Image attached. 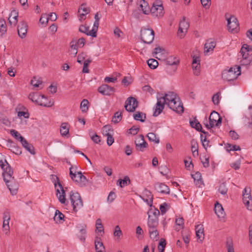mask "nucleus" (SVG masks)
<instances>
[{"label": "nucleus", "instance_id": "1", "mask_svg": "<svg viewBox=\"0 0 252 252\" xmlns=\"http://www.w3.org/2000/svg\"><path fill=\"white\" fill-rule=\"evenodd\" d=\"M177 100H180V98L177 94L173 92L169 91L165 93L163 96L158 97L157 102L154 108L153 116H158L162 112L165 104L173 111L178 114H182L184 108L181 106H178L177 108L175 107V103Z\"/></svg>", "mask_w": 252, "mask_h": 252}, {"label": "nucleus", "instance_id": "9", "mask_svg": "<svg viewBox=\"0 0 252 252\" xmlns=\"http://www.w3.org/2000/svg\"><path fill=\"white\" fill-rule=\"evenodd\" d=\"M138 102L137 99L132 96L129 97L126 101L125 107L128 112H134L138 107Z\"/></svg>", "mask_w": 252, "mask_h": 252}, {"label": "nucleus", "instance_id": "56", "mask_svg": "<svg viewBox=\"0 0 252 252\" xmlns=\"http://www.w3.org/2000/svg\"><path fill=\"white\" fill-rule=\"evenodd\" d=\"M109 131H113L112 129L110 128L109 126H105L103 127L102 133L104 135L107 136L108 135H110L111 133L109 132Z\"/></svg>", "mask_w": 252, "mask_h": 252}, {"label": "nucleus", "instance_id": "38", "mask_svg": "<svg viewBox=\"0 0 252 252\" xmlns=\"http://www.w3.org/2000/svg\"><path fill=\"white\" fill-rule=\"evenodd\" d=\"M122 112L117 111L115 114L112 118V121L115 124H117L120 122L122 119Z\"/></svg>", "mask_w": 252, "mask_h": 252}, {"label": "nucleus", "instance_id": "27", "mask_svg": "<svg viewBox=\"0 0 252 252\" xmlns=\"http://www.w3.org/2000/svg\"><path fill=\"white\" fill-rule=\"evenodd\" d=\"M192 177L194 179L195 185L198 187H201L203 184V181L201 178V174L199 172H196L194 174L192 175Z\"/></svg>", "mask_w": 252, "mask_h": 252}, {"label": "nucleus", "instance_id": "23", "mask_svg": "<svg viewBox=\"0 0 252 252\" xmlns=\"http://www.w3.org/2000/svg\"><path fill=\"white\" fill-rule=\"evenodd\" d=\"M7 146L9 147L10 151L16 155H20L22 154L21 148L15 145L12 140H8Z\"/></svg>", "mask_w": 252, "mask_h": 252}, {"label": "nucleus", "instance_id": "2", "mask_svg": "<svg viewBox=\"0 0 252 252\" xmlns=\"http://www.w3.org/2000/svg\"><path fill=\"white\" fill-rule=\"evenodd\" d=\"M240 74L241 67L235 66L229 68L228 69H224L222 72L221 77L224 80L231 82L236 80Z\"/></svg>", "mask_w": 252, "mask_h": 252}, {"label": "nucleus", "instance_id": "37", "mask_svg": "<svg viewBox=\"0 0 252 252\" xmlns=\"http://www.w3.org/2000/svg\"><path fill=\"white\" fill-rule=\"evenodd\" d=\"M77 166L73 165L69 168V175L72 180H74V178H76L77 172H79L77 171Z\"/></svg>", "mask_w": 252, "mask_h": 252}, {"label": "nucleus", "instance_id": "48", "mask_svg": "<svg viewBox=\"0 0 252 252\" xmlns=\"http://www.w3.org/2000/svg\"><path fill=\"white\" fill-rule=\"evenodd\" d=\"M190 125L192 128H195L197 131L200 130V128L202 126L201 124L196 120V119L193 121H190Z\"/></svg>", "mask_w": 252, "mask_h": 252}, {"label": "nucleus", "instance_id": "34", "mask_svg": "<svg viewBox=\"0 0 252 252\" xmlns=\"http://www.w3.org/2000/svg\"><path fill=\"white\" fill-rule=\"evenodd\" d=\"M118 182H119V185L121 188H123L126 186L129 185L131 182L129 178L126 176L123 179H119Z\"/></svg>", "mask_w": 252, "mask_h": 252}, {"label": "nucleus", "instance_id": "36", "mask_svg": "<svg viewBox=\"0 0 252 252\" xmlns=\"http://www.w3.org/2000/svg\"><path fill=\"white\" fill-rule=\"evenodd\" d=\"M191 143V150L192 155L194 157L196 155H198V143L194 140H192L190 142Z\"/></svg>", "mask_w": 252, "mask_h": 252}, {"label": "nucleus", "instance_id": "44", "mask_svg": "<svg viewBox=\"0 0 252 252\" xmlns=\"http://www.w3.org/2000/svg\"><path fill=\"white\" fill-rule=\"evenodd\" d=\"M147 64L150 68L155 69L158 66V63L155 59H150L147 61Z\"/></svg>", "mask_w": 252, "mask_h": 252}, {"label": "nucleus", "instance_id": "55", "mask_svg": "<svg viewBox=\"0 0 252 252\" xmlns=\"http://www.w3.org/2000/svg\"><path fill=\"white\" fill-rule=\"evenodd\" d=\"M86 3H83L81 5L80 7H79L78 12L80 13L81 10H82L84 13L87 14H88L90 11V8L86 7Z\"/></svg>", "mask_w": 252, "mask_h": 252}, {"label": "nucleus", "instance_id": "28", "mask_svg": "<svg viewBox=\"0 0 252 252\" xmlns=\"http://www.w3.org/2000/svg\"><path fill=\"white\" fill-rule=\"evenodd\" d=\"M21 143L23 147L32 155H34L35 154L33 146L31 144L29 143L26 139Z\"/></svg>", "mask_w": 252, "mask_h": 252}, {"label": "nucleus", "instance_id": "20", "mask_svg": "<svg viewBox=\"0 0 252 252\" xmlns=\"http://www.w3.org/2000/svg\"><path fill=\"white\" fill-rule=\"evenodd\" d=\"M150 12L154 16L161 17L164 14L163 7L159 6V7H157L155 6H152L150 9Z\"/></svg>", "mask_w": 252, "mask_h": 252}, {"label": "nucleus", "instance_id": "12", "mask_svg": "<svg viewBox=\"0 0 252 252\" xmlns=\"http://www.w3.org/2000/svg\"><path fill=\"white\" fill-rule=\"evenodd\" d=\"M193 61L192 62V68L194 75L198 76L200 73V59L199 56L191 55Z\"/></svg>", "mask_w": 252, "mask_h": 252}, {"label": "nucleus", "instance_id": "40", "mask_svg": "<svg viewBox=\"0 0 252 252\" xmlns=\"http://www.w3.org/2000/svg\"><path fill=\"white\" fill-rule=\"evenodd\" d=\"M216 43L213 41H211L209 43L207 42L204 45V52H209L210 50H213L214 48L215 47Z\"/></svg>", "mask_w": 252, "mask_h": 252}, {"label": "nucleus", "instance_id": "54", "mask_svg": "<svg viewBox=\"0 0 252 252\" xmlns=\"http://www.w3.org/2000/svg\"><path fill=\"white\" fill-rule=\"evenodd\" d=\"M200 138L201 141L202 143V146L205 148V149L207 150V148L209 146V141L207 140L206 137L203 138V135L202 134H200Z\"/></svg>", "mask_w": 252, "mask_h": 252}, {"label": "nucleus", "instance_id": "57", "mask_svg": "<svg viewBox=\"0 0 252 252\" xmlns=\"http://www.w3.org/2000/svg\"><path fill=\"white\" fill-rule=\"evenodd\" d=\"M143 91L145 92H148L151 94H154L155 93L154 90L149 85H145L143 87Z\"/></svg>", "mask_w": 252, "mask_h": 252}, {"label": "nucleus", "instance_id": "50", "mask_svg": "<svg viewBox=\"0 0 252 252\" xmlns=\"http://www.w3.org/2000/svg\"><path fill=\"white\" fill-rule=\"evenodd\" d=\"M86 226L84 225L82 226V228L80 230V235L79 236V238L80 240L84 242L86 239Z\"/></svg>", "mask_w": 252, "mask_h": 252}, {"label": "nucleus", "instance_id": "63", "mask_svg": "<svg viewBox=\"0 0 252 252\" xmlns=\"http://www.w3.org/2000/svg\"><path fill=\"white\" fill-rule=\"evenodd\" d=\"M114 235L115 236H117L118 237L122 235V232L119 225H117L115 227V231L114 232Z\"/></svg>", "mask_w": 252, "mask_h": 252}, {"label": "nucleus", "instance_id": "39", "mask_svg": "<svg viewBox=\"0 0 252 252\" xmlns=\"http://www.w3.org/2000/svg\"><path fill=\"white\" fill-rule=\"evenodd\" d=\"M145 194L148 198L146 199L145 201L148 203V205H149L150 206H152L153 200V196L151 192L147 189H146L145 190Z\"/></svg>", "mask_w": 252, "mask_h": 252}, {"label": "nucleus", "instance_id": "11", "mask_svg": "<svg viewBox=\"0 0 252 252\" xmlns=\"http://www.w3.org/2000/svg\"><path fill=\"white\" fill-rule=\"evenodd\" d=\"M227 21V28L229 31L236 32L238 31L239 23L237 18L234 16L226 18Z\"/></svg>", "mask_w": 252, "mask_h": 252}, {"label": "nucleus", "instance_id": "47", "mask_svg": "<svg viewBox=\"0 0 252 252\" xmlns=\"http://www.w3.org/2000/svg\"><path fill=\"white\" fill-rule=\"evenodd\" d=\"M89 101L87 99H84L81 102L80 108L83 112H86L88 110Z\"/></svg>", "mask_w": 252, "mask_h": 252}, {"label": "nucleus", "instance_id": "52", "mask_svg": "<svg viewBox=\"0 0 252 252\" xmlns=\"http://www.w3.org/2000/svg\"><path fill=\"white\" fill-rule=\"evenodd\" d=\"M228 189L225 183H221L219 188V191L223 195L226 194Z\"/></svg>", "mask_w": 252, "mask_h": 252}, {"label": "nucleus", "instance_id": "25", "mask_svg": "<svg viewBox=\"0 0 252 252\" xmlns=\"http://www.w3.org/2000/svg\"><path fill=\"white\" fill-rule=\"evenodd\" d=\"M195 233L197 238L202 242L204 238V229L202 225L199 224L195 226Z\"/></svg>", "mask_w": 252, "mask_h": 252}, {"label": "nucleus", "instance_id": "33", "mask_svg": "<svg viewBox=\"0 0 252 252\" xmlns=\"http://www.w3.org/2000/svg\"><path fill=\"white\" fill-rule=\"evenodd\" d=\"M64 217V215L59 210H56L54 217V220L57 223H60L63 220Z\"/></svg>", "mask_w": 252, "mask_h": 252}, {"label": "nucleus", "instance_id": "35", "mask_svg": "<svg viewBox=\"0 0 252 252\" xmlns=\"http://www.w3.org/2000/svg\"><path fill=\"white\" fill-rule=\"evenodd\" d=\"M10 134L13 136L15 139L20 141L21 142H23L25 139L15 129H11L10 131Z\"/></svg>", "mask_w": 252, "mask_h": 252}, {"label": "nucleus", "instance_id": "58", "mask_svg": "<svg viewBox=\"0 0 252 252\" xmlns=\"http://www.w3.org/2000/svg\"><path fill=\"white\" fill-rule=\"evenodd\" d=\"M49 17H47V15L46 14H43L39 19V22L42 24H44L47 23Z\"/></svg>", "mask_w": 252, "mask_h": 252}, {"label": "nucleus", "instance_id": "14", "mask_svg": "<svg viewBox=\"0 0 252 252\" xmlns=\"http://www.w3.org/2000/svg\"><path fill=\"white\" fill-rule=\"evenodd\" d=\"M98 92L103 95H110L115 91L114 87L104 84L98 87Z\"/></svg>", "mask_w": 252, "mask_h": 252}, {"label": "nucleus", "instance_id": "22", "mask_svg": "<svg viewBox=\"0 0 252 252\" xmlns=\"http://www.w3.org/2000/svg\"><path fill=\"white\" fill-rule=\"evenodd\" d=\"M94 245L96 252H103L105 250V247L100 237L96 236Z\"/></svg>", "mask_w": 252, "mask_h": 252}, {"label": "nucleus", "instance_id": "8", "mask_svg": "<svg viewBox=\"0 0 252 252\" xmlns=\"http://www.w3.org/2000/svg\"><path fill=\"white\" fill-rule=\"evenodd\" d=\"M0 166L3 171L2 173L3 180L7 179V176L10 178V175L13 174V170L5 159L4 160H0Z\"/></svg>", "mask_w": 252, "mask_h": 252}, {"label": "nucleus", "instance_id": "26", "mask_svg": "<svg viewBox=\"0 0 252 252\" xmlns=\"http://www.w3.org/2000/svg\"><path fill=\"white\" fill-rule=\"evenodd\" d=\"M29 99H30L32 102L38 104L39 101L40 99H47V97L44 95H40L35 93H32L29 94Z\"/></svg>", "mask_w": 252, "mask_h": 252}, {"label": "nucleus", "instance_id": "51", "mask_svg": "<svg viewBox=\"0 0 252 252\" xmlns=\"http://www.w3.org/2000/svg\"><path fill=\"white\" fill-rule=\"evenodd\" d=\"M90 136L91 137V139L96 144H98L100 142V137L97 135L96 133H94L93 131H90L89 132Z\"/></svg>", "mask_w": 252, "mask_h": 252}, {"label": "nucleus", "instance_id": "19", "mask_svg": "<svg viewBox=\"0 0 252 252\" xmlns=\"http://www.w3.org/2000/svg\"><path fill=\"white\" fill-rule=\"evenodd\" d=\"M77 178H74L73 181L78 183L81 187L86 186L88 181L86 177L83 175L81 171L77 172Z\"/></svg>", "mask_w": 252, "mask_h": 252}, {"label": "nucleus", "instance_id": "45", "mask_svg": "<svg viewBox=\"0 0 252 252\" xmlns=\"http://www.w3.org/2000/svg\"><path fill=\"white\" fill-rule=\"evenodd\" d=\"M149 232L150 234V238L153 240L156 239L157 237L159 235V233L157 229V228H156L155 229H149Z\"/></svg>", "mask_w": 252, "mask_h": 252}, {"label": "nucleus", "instance_id": "62", "mask_svg": "<svg viewBox=\"0 0 252 252\" xmlns=\"http://www.w3.org/2000/svg\"><path fill=\"white\" fill-rule=\"evenodd\" d=\"M166 243L165 240L164 239L161 238L158 246V249L160 250L163 249V250H164L166 247Z\"/></svg>", "mask_w": 252, "mask_h": 252}, {"label": "nucleus", "instance_id": "49", "mask_svg": "<svg viewBox=\"0 0 252 252\" xmlns=\"http://www.w3.org/2000/svg\"><path fill=\"white\" fill-rule=\"evenodd\" d=\"M6 30L7 27L5 21L3 19H0V32L3 34L6 32Z\"/></svg>", "mask_w": 252, "mask_h": 252}, {"label": "nucleus", "instance_id": "53", "mask_svg": "<svg viewBox=\"0 0 252 252\" xmlns=\"http://www.w3.org/2000/svg\"><path fill=\"white\" fill-rule=\"evenodd\" d=\"M160 211L156 208H151L148 212V215L158 217L159 215Z\"/></svg>", "mask_w": 252, "mask_h": 252}, {"label": "nucleus", "instance_id": "60", "mask_svg": "<svg viewBox=\"0 0 252 252\" xmlns=\"http://www.w3.org/2000/svg\"><path fill=\"white\" fill-rule=\"evenodd\" d=\"M220 94V93H218L215 94L212 97V101L215 105H218L220 102V101H219Z\"/></svg>", "mask_w": 252, "mask_h": 252}, {"label": "nucleus", "instance_id": "30", "mask_svg": "<svg viewBox=\"0 0 252 252\" xmlns=\"http://www.w3.org/2000/svg\"><path fill=\"white\" fill-rule=\"evenodd\" d=\"M133 117L134 120L141 122H145L146 118V114L140 111H137L133 114Z\"/></svg>", "mask_w": 252, "mask_h": 252}, {"label": "nucleus", "instance_id": "15", "mask_svg": "<svg viewBox=\"0 0 252 252\" xmlns=\"http://www.w3.org/2000/svg\"><path fill=\"white\" fill-rule=\"evenodd\" d=\"M10 219V216L9 212L6 211L3 213V225L2 227L4 230L5 231V234L7 235L9 233V221Z\"/></svg>", "mask_w": 252, "mask_h": 252}, {"label": "nucleus", "instance_id": "43", "mask_svg": "<svg viewBox=\"0 0 252 252\" xmlns=\"http://www.w3.org/2000/svg\"><path fill=\"white\" fill-rule=\"evenodd\" d=\"M227 252H234L233 242L231 238H227L226 242Z\"/></svg>", "mask_w": 252, "mask_h": 252}, {"label": "nucleus", "instance_id": "32", "mask_svg": "<svg viewBox=\"0 0 252 252\" xmlns=\"http://www.w3.org/2000/svg\"><path fill=\"white\" fill-rule=\"evenodd\" d=\"M140 6L143 13L145 14H148L150 11V7L148 5V3L144 0H142L140 1Z\"/></svg>", "mask_w": 252, "mask_h": 252}, {"label": "nucleus", "instance_id": "5", "mask_svg": "<svg viewBox=\"0 0 252 252\" xmlns=\"http://www.w3.org/2000/svg\"><path fill=\"white\" fill-rule=\"evenodd\" d=\"M141 40L145 43L151 44L154 39V31L149 28H142L140 31Z\"/></svg>", "mask_w": 252, "mask_h": 252}, {"label": "nucleus", "instance_id": "24", "mask_svg": "<svg viewBox=\"0 0 252 252\" xmlns=\"http://www.w3.org/2000/svg\"><path fill=\"white\" fill-rule=\"evenodd\" d=\"M214 211L216 214L219 218H221L224 217L225 213L223 210V207L220 204L217 202L215 204L214 207Z\"/></svg>", "mask_w": 252, "mask_h": 252}, {"label": "nucleus", "instance_id": "31", "mask_svg": "<svg viewBox=\"0 0 252 252\" xmlns=\"http://www.w3.org/2000/svg\"><path fill=\"white\" fill-rule=\"evenodd\" d=\"M96 230L95 232L96 233H100L102 234H100V236H102L103 234L104 233V229L103 227V225L101 223V220L100 219H98L96 221Z\"/></svg>", "mask_w": 252, "mask_h": 252}, {"label": "nucleus", "instance_id": "6", "mask_svg": "<svg viewBox=\"0 0 252 252\" xmlns=\"http://www.w3.org/2000/svg\"><path fill=\"white\" fill-rule=\"evenodd\" d=\"M179 63V60L176 58L169 57L165 61L167 65L166 71L170 74H172L177 69L176 65Z\"/></svg>", "mask_w": 252, "mask_h": 252}, {"label": "nucleus", "instance_id": "64", "mask_svg": "<svg viewBox=\"0 0 252 252\" xmlns=\"http://www.w3.org/2000/svg\"><path fill=\"white\" fill-rule=\"evenodd\" d=\"M89 30V27L84 26V25H81L79 28V31L80 32L84 33L87 34V33H88Z\"/></svg>", "mask_w": 252, "mask_h": 252}, {"label": "nucleus", "instance_id": "21", "mask_svg": "<svg viewBox=\"0 0 252 252\" xmlns=\"http://www.w3.org/2000/svg\"><path fill=\"white\" fill-rule=\"evenodd\" d=\"M140 140H142L141 143H138L137 140H135V148L137 150L143 152L144 149L148 147V144L145 141L144 137L143 135H140Z\"/></svg>", "mask_w": 252, "mask_h": 252}, {"label": "nucleus", "instance_id": "10", "mask_svg": "<svg viewBox=\"0 0 252 252\" xmlns=\"http://www.w3.org/2000/svg\"><path fill=\"white\" fill-rule=\"evenodd\" d=\"M209 120L211 127H214L215 126H218L221 124V118L219 114L215 111H213L211 112Z\"/></svg>", "mask_w": 252, "mask_h": 252}, {"label": "nucleus", "instance_id": "59", "mask_svg": "<svg viewBox=\"0 0 252 252\" xmlns=\"http://www.w3.org/2000/svg\"><path fill=\"white\" fill-rule=\"evenodd\" d=\"M41 84L42 81L39 80H36L35 77L31 80V84L34 87H38L39 85Z\"/></svg>", "mask_w": 252, "mask_h": 252}, {"label": "nucleus", "instance_id": "13", "mask_svg": "<svg viewBox=\"0 0 252 252\" xmlns=\"http://www.w3.org/2000/svg\"><path fill=\"white\" fill-rule=\"evenodd\" d=\"M28 25L25 21L20 22L17 27V32L18 35L21 38H24L26 36L28 30Z\"/></svg>", "mask_w": 252, "mask_h": 252}, {"label": "nucleus", "instance_id": "42", "mask_svg": "<svg viewBox=\"0 0 252 252\" xmlns=\"http://www.w3.org/2000/svg\"><path fill=\"white\" fill-rule=\"evenodd\" d=\"M147 137H148L149 140L150 141L154 142L157 144L159 142V139L157 138L156 135L153 132H150L148 133Z\"/></svg>", "mask_w": 252, "mask_h": 252}, {"label": "nucleus", "instance_id": "17", "mask_svg": "<svg viewBox=\"0 0 252 252\" xmlns=\"http://www.w3.org/2000/svg\"><path fill=\"white\" fill-rule=\"evenodd\" d=\"M155 188L158 192L161 193L169 194L170 189L169 187L163 183H156Z\"/></svg>", "mask_w": 252, "mask_h": 252}, {"label": "nucleus", "instance_id": "41", "mask_svg": "<svg viewBox=\"0 0 252 252\" xmlns=\"http://www.w3.org/2000/svg\"><path fill=\"white\" fill-rule=\"evenodd\" d=\"M158 225V220H153L150 219H148V226L149 229L153 228L155 229L157 228Z\"/></svg>", "mask_w": 252, "mask_h": 252}, {"label": "nucleus", "instance_id": "18", "mask_svg": "<svg viewBox=\"0 0 252 252\" xmlns=\"http://www.w3.org/2000/svg\"><path fill=\"white\" fill-rule=\"evenodd\" d=\"M18 13L15 10H13L8 17V24L12 27L16 25L18 22Z\"/></svg>", "mask_w": 252, "mask_h": 252}, {"label": "nucleus", "instance_id": "16", "mask_svg": "<svg viewBox=\"0 0 252 252\" xmlns=\"http://www.w3.org/2000/svg\"><path fill=\"white\" fill-rule=\"evenodd\" d=\"M189 27V23L186 21L185 17H184L183 20H182L180 24L179 27L178 32V34L179 36H180L181 38L183 37V34L184 32H186L188 29Z\"/></svg>", "mask_w": 252, "mask_h": 252}, {"label": "nucleus", "instance_id": "7", "mask_svg": "<svg viewBox=\"0 0 252 252\" xmlns=\"http://www.w3.org/2000/svg\"><path fill=\"white\" fill-rule=\"evenodd\" d=\"M12 175L13 174L10 175V178L7 176V179H6V180H4V181L11 194L13 195L17 193L18 189V185L15 182L14 178Z\"/></svg>", "mask_w": 252, "mask_h": 252}, {"label": "nucleus", "instance_id": "4", "mask_svg": "<svg viewBox=\"0 0 252 252\" xmlns=\"http://www.w3.org/2000/svg\"><path fill=\"white\" fill-rule=\"evenodd\" d=\"M55 179H54V186L56 189V194L58 197L59 201L62 204H64L66 201L65 191L63 188L60 182L59 178L56 175L54 176Z\"/></svg>", "mask_w": 252, "mask_h": 252}, {"label": "nucleus", "instance_id": "61", "mask_svg": "<svg viewBox=\"0 0 252 252\" xmlns=\"http://www.w3.org/2000/svg\"><path fill=\"white\" fill-rule=\"evenodd\" d=\"M139 130V127L133 126L129 129V133L132 135H136L138 132Z\"/></svg>", "mask_w": 252, "mask_h": 252}, {"label": "nucleus", "instance_id": "29", "mask_svg": "<svg viewBox=\"0 0 252 252\" xmlns=\"http://www.w3.org/2000/svg\"><path fill=\"white\" fill-rule=\"evenodd\" d=\"M69 126L67 123L62 124L60 128V132L63 136H66L69 133Z\"/></svg>", "mask_w": 252, "mask_h": 252}, {"label": "nucleus", "instance_id": "46", "mask_svg": "<svg viewBox=\"0 0 252 252\" xmlns=\"http://www.w3.org/2000/svg\"><path fill=\"white\" fill-rule=\"evenodd\" d=\"M42 99H40V100L39 101V103H38V105H40V106H44V107H51L52 106H53L54 104V101H42L41 100ZM45 100H46L47 99H44Z\"/></svg>", "mask_w": 252, "mask_h": 252}, {"label": "nucleus", "instance_id": "3", "mask_svg": "<svg viewBox=\"0 0 252 252\" xmlns=\"http://www.w3.org/2000/svg\"><path fill=\"white\" fill-rule=\"evenodd\" d=\"M70 200L74 212H76L82 208L83 206V201L79 193L71 191Z\"/></svg>", "mask_w": 252, "mask_h": 252}]
</instances>
